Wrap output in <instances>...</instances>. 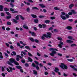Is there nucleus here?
<instances>
[{
	"label": "nucleus",
	"mask_w": 77,
	"mask_h": 77,
	"mask_svg": "<svg viewBox=\"0 0 77 77\" xmlns=\"http://www.w3.org/2000/svg\"><path fill=\"white\" fill-rule=\"evenodd\" d=\"M9 61H8L7 63L8 65H11V66H14L13 64H12L11 63H14V64L16 65H19V63H18L17 62V61H15V60L14 59L11 58L9 60Z\"/></svg>",
	"instance_id": "nucleus-1"
},
{
	"label": "nucleus",
	"mask_w": 77,
	"mask_h": 77,
	"mask_svg": "<svg viewBox=\"0 0 77 77\" xmlns=\"http://www.w3.org/2000/svg\"><path fill=\"white\" fill-rule=\"evenodd\" d=\"M50 51H51V50L52 51H51V53L50 54V55L51 56H53V57H54V55L55 54H56L57 53L56 52V51H58L57 50V49H56V48H50Z\"/></svg>",
	"instance_id": "nucleus-2"
},
{
	"label": "nucleus",
	"mask_w": 77,
	"mask_h": 77,
	"mask_svg": "<svg viewBox=\"0 0 77 77\" xmlns=\"http://www.w3.org/2000/svg\"><path fill=\"white\" fill-rule=\"evenodd\" d=\"M47 35L44 34L43 36L42 37V39L43 40H44L45 38H51V34L50 32H47Z\"/></svg>",
	"instance_id": "nucleus-3"
},
{
	"label": "nucleus",
	"mask_w": 77,
	"mask_h": 77,
	"mask_svg": "<svg viewBox=\"0 0 77 77\" xmlns=\"http://www.w3.org/2000/svg\"><path fill=\"white\" fill-rule=\"evenodd\" d=\"M19 17H20V18H21L22 20H24V17H22L21 15H17L16 17V20L15 19H13V21L16 23H18L17 20L19 19Z\"/></svg>",
	"instance_id": "nucleus-4"
},
{
	"label": "nucleus",
	"mask_w": 77,
	"mask_h": 77,
	"mask_svg": "<svg viewBox=\"0 0 77 77\" xmlns=\"http://www.w3.org/2000/svg\"><path fill=\"white\" fill-rule=\"evenodd\" d=\"M66 13L64 12H61V15H60V17L61 18L63 19V20H65L66 19V18L65 16V15H66Z\"/></svg>",
	"instance_id": "nucleus-5"
},
{
	"label": "nucleus",
	"mask_w": 77,
	"mask_h": 77,
	"mask_svg": "<svg viewBox=\"0 0 77 77\" xmlns=\"http://www.w3.org/2000/svg\"><path fill=\"white\" fill-rule=\"evenodd\" d=\"M60 67L62 68V69H66L68 67L66 66L65 65L64 63H61V65L60 66Z\"/></svg>",
	"instance_id": "nucleus-6"
},
{
	"label": "nucleus",
	"mask_w": 77,
	"mask_h": 77,
	"mask_svg": "<svg viewBox=\"0 0 77 77\" xmlns=\"http://www.w3.org/2000/svg\"><path fill=\"white\" fill-rule=\"evenodd\" d=\"M32 66L33 67H34L35 68V67L37 70H39V66H38L37 65H36L34 63H32Z\"/></svg>",
	"instance_id": "nucleus-7"
},
{
	"label": "nucleus",
	"mask_w": 77,
	"mask_h": 77,
	"mask_svg": "<svg viewBox=\"0 0 77 77\" xmlns=\"http://www.w3.org/2000/svg\"><path fill=\"white\" fill-rule=\"evenodd\" d=\"M71 12H69V13H68V15H71L72 14H75L77 13V12H75V11L74 10H72L71 11Z\"/></svg>",
	"instance_id": "nucleus-8"
},
{
	"label": "nucleus",
	"mask_w": 77,
	"mask_h": 77,
	"mask_svg": "<svg viewBox=\"0 0 77 77\" xmlns=\"http://www.w3.org/2000/svg\"><path fill=\"white\" fill-rule=\"evenodd\" d=\"M62 45H63V43L61 41L60 42V44L58 45V46L60 48H62Z\"/></svg>",
	"instance_id": "nucleus-9"
},
{
	"label": "nucleus",
	"mask_w": 77,
	"mask_h": 77,
	"mask_svg": "<svg viewBox=\"0 0 77 77\" xmlns=\"http://www.w3.org/2000/svg\"><path fill=\"white\" fill-rule=\"evenodd\" d=\"M29 33H30V34H31L32 36H36V34H35V33L33 32H32L31 31H29Z\"/></svg>",
	"instance_id": "nucleus-10"
},
{
	"label": "nucleus",
	"mask_w": 77,
	"mask_h": 77,
	"mask_svg": "<svg viewBox=\"0 0 77 77\" xmlns=\"http://www.w3.org/2000/svg\"><path fill=\"white\" fill-rule=\"evenodd\" d=\"M70 66L71 68H73V69L74 71H77V69L76 68H74V66L72 65H70Z\"/></svg>",
	"instance_id": "nucleus-11"
},
{
	"label": "nucleus",
	"mask_w": 77,
	"mask_h": 77,
	"mask_svg": "<svg viewBox=\"0 0 77 77\" xmlns=\"http://www.w3.org/2000/svg\"><path fill=\"white\" fill-rule=\"evenodd\" d=\"M23 27L24 28V29H29V28L28 26H27V24H25L23 26Z\"/></svg>",
	"instance_id": "nucleus-12"
},
{
	"label": "nucleus",
	"mask_w": 77,
	"mask_h": 77,
	"mask_svg": "<svg viewBox=\"0 0 77 77\" xmlns=\"http://www.w3.org/2000/svg\"><path fill=\"white\" fill-rule=\"evenodd\" d=\"M66 42H67V43H69L70 44H71V43H73V41L70 40H66Z\"/></svg>",
	"instance_id": "nucleus-13"
},
{
	"label": "nucleus",
	"mask_w": 77,
	"mask_h": 77,
	"mask_svg": "<svg viewBox=\"0 0 77 77\" xmlns=\"http://www.w3.org/2000/svg\"><path fill=\"white\" fill-rule=\"evenodd\" d=\"M39 6H40L41 7H42V8H44L45 7V6L44 5L42 4H39Z\"/></svg>",
	"instance_id": "nucleus-14"
},
{
	"label": "nucleus",
	"mask_w": 77,
	"mask_h": 77,
	"mask_svg": "<svg viewBox=\"0 0 77 77\" xmlns=\"http://www.w3.org/2000/svg\"><path fill=\"white\" fill-rule=\"evenodd\" d=\"M33 74L35 75H38V72L35 70H33Z\"/></svg>",
	"instance_id": "nucleus-15"
},
{
	"label": "nucleus",
	"mask_w": 77,
	"mask_h": 77,
	"mask_svg": "<svg viewBox=\"0 0 77 77\" xmlns=\"http://www.w3.org/2000/svg\"><path fill=\"white\" fill-rule=\"evenodd\" d=\"M59 68L57 67H55V69L54 70L55 72H58V71H59Z\"/></svg>",
	"instance_id": "nucleus-16"
},
{
	"label": "nucleus",
	"mask_w": 77,
	"mask_h": 77,
	"mask_svg": "<svg viewBox=\"0 0 77 77\" xmlns=\"http://www.w3.org/2000/svg\"><path fill=\"white\" fill-rule=\"evenodd\" d=\"M3 6L2 5H0V11H3Z\"/></svg>",
	"instance_id": "nucleus-17"
},
{
	"label": "nucleus",
	"mask_w": 77,
	"mask_h": 77,
	"mask_svg": "<svg viewBox=\"0 0 77 77\" xmlns=\"http://www.w3.org/2000/svg\"><path fill=\"white\" fill-rule=\"evenodd\" d=\"M9 69H10L11 72H12V70H15V69L14 68H12L10 67H9Z\"/></svg>",
	"instance_id": "nucleus-18"
},
{
	"label": "nucleus",
	"mask_w": 77,
	"mask_h": 77,
	"mask_svg": "<svg viewBox=\"0 0 77 77\" xmlns=\"http://www.w3.org/2000/svg\"><path fill=\"white\" fill-rule=\"evenodd\" d=\"M73 6H74V4H71L69 6V8H70L71 9L72 8V7Z\"/></svg>",
	"instance_id": "nucleus-19"
},
{
	"label": "nucleus",
	"mask_w": 77,
	"mask_h": 77,
	"mask_svg": "<svg viewBox=\"0 0 77 77\" xmlns=\"http://www.w3.org/2000/svg\"><path fill=\"white\" fill-rule=\"evenodd\" d=\"M28 60H29L30 62H32L33 60H32V59L30 58V57H28Z\"/></svg>",
	"instance_id": "nucleus-20"
},
{
	"label": "nucleus",
	"mask_w": 77,
	"mask_h": 77,
	"mask_svg": "<svg viewBox=\"0 0 77 77\" xmlns=\"http://www.w3.org/2000/svg\"><path fill=\"white\" fill-rule=\"evenodd\" d=\"M67 60L68 61H69V62H73V61H74V60L72 59H67Z\"/></svg>",
	"instance_id": "nucleus-21"
},
{
	"label": "nucleus",
	"mask_w": 77,
	"mask_h": 77,
	"mask_svg": "<svg viewBox=\"0 0 77 77\" xmlns=\"http://www.w3.org/2000/svg\"><path fill=\"white\" fill-rule=\"evenodd\" d=\"M66 29L68 30H71L72 29V27L71 26H67L66 27Z\"/></svg>",
	"instance_id": "nucleus-22"
},
{
	"label": "nucleus",
	"mask_w": 77,
	"mask_h": 77,
	"mask_svg": "<svg viewBox=\"0 0 77 77\" xmlns=\"http://www.w3.org/2000/svg\"><path fill=\"white\" fill-rule=\"evenodd\" d=\"M0 57L1 59H3V56H2V53L1 52H0Z\"/></svg>",
	"instance_id": "nucleus-23"
},
{
	"label": "nucleus",
	"mask_w": 77,
	"mask_h": 77,
	"mask_svg": "<svg viewBox=\"0 0 77 77\" xmlns=\"http://www.w3.org/2000/svg\"><path fill=\"white\" fill-rule=\"evenodd\" d=\"M31 16H32L33 18H37V16L34 14H31Z\"/></svg>",
	"instance_id": "nucleus-24"
},
{
	"label": "nucleus",
	"mask_w": 77,
	"mask_h": 77,
	"mask_svg": "<svg viewBox=\"0 0 77 77\" xmlns=\"http://www.w3.org/2000/svg\"><path fill=\"white\" fill-rule=\"evenodd\" d=\"M30 40L32 41V42H34V40L33 39V38H29Z\"/></svg>",
	"instance_id": "nucleus-25"
},
{
	"label": "nucleus",
	"mask_w": 77,
	"mask_h": 77,
	"mask_svg": "<svg viewBox=\"0 0 77 77\" xmlns=\"http://www.w3.org/2000/svg\"><path fill=\"white\" fill-rule=\"evenodd\" d=\"M68 38V39H72V38H73V37H72V36H69L67 37Z\"/></svg>",
	"instance_id": "nucleus-26"
},
{
	"label": "nucleus",
	"mask_w": 77,
	"mask_h": 77,
	"mask_svg": "<svg viewBox=\"0 0 77 77\" xmlns=\"http://www.w3.org/2000/svg\"><path fill=\"white\" fill-rule=\"evenodd\" d=\"M34 20L35 23H38V20L35 19V20Z\"/></svg>",
	"instance_id": "nucleus-27"
},
{
	"label": "nucleus",
	"mask_w": 77,
	"mask_h": 77,
	"mask_svg": "<svg viewBox=\"0 0 77 77\" xmlns=\"http://www.w3.org/2000/svg\"><path fill=\"white\" fill-rule=\"evenodd\" d=\"M7 25H8V26H10L11 25V23L10 22H8L7 23Z\"/></svg>",
	"instance_id": "nucleus-28"
},
{
	"label": "nucleus",
	"mask_w": 77,
	"mask_h": 77,
	"mask_svg": "<svg viewBox=\"0 0 77 77\" xmlns=\"http://www.w3.org/2000/svg\"><path fill=\"white\" fill-rule=\"evenodd\" d=\"M16 68H17V69H20L21 68V67L20 66H16Z\"/></svg>",
	"instance_id": "nucleus-29"
},
{
	"label": "nucleus",
	"mask_w": 77,
	"mask_h": 77,
	"mask_svg": "<svg viewBox=\"0 0 77 77\" xmlns=\"http://www.w3.org/2000/svg\"><path fill=\"white\" fill-rule=\"evenodd\" d=\"M11 18V16L6 17V18L8 19H10Z\"/></svg>",
	"instance_id": "nucleus-30"
},
{
	"label": "nucleus",
	"mask_w": 77,
	"mask_h": 77,
	"mask_svg": "<svg viewBox=\"0 0 77 77\" xmlns=\"http://www.w3.org/2000/svg\"><path fill=\"white\" fill-rule=\"evenodd\" d=\"M9 10V9H8L7 8H4V11H8Z\"/></svg>",
	"instance_id": "nucleus-31"
},
{
	"label": "nucleus",
	"mask_w": 77,
	"mask_h": 77,
	"mask_svg": "<svg viewBox=\"0 0 77 77\" xmlns=\"http://www.w3.org/2000/svg\"><path fill=\"white\" fill-rule=\"evenodd\" d=\"M54 9L55 10H60V9L59 8H57V7H55L54 8Z\"/></svg>",
	"instance_id": "nucleus-32"
},
{
	"label": "nucleus",
	"mask_w": 77,
	"mask_h": 77,
	"mask_svg": "<svg viewBox=\"0 0 77 77\" xmlns=\"http://www.w3.org/2000/svg\"><path fill=\"white\" fill-rule=\"evenodd\" d=\"M71 46L72 47H74V46H76V45L75 44H71Z\"/></svg>",
	"instance_id": "nucleus-33"
},
{
	"label": "nucleus",
	"mask_w": 77,
	"mask_h": 77,
	"mask_svg": "<svg viewBox=\"0 0 77 77\" xmlns=\"http://www.w3.org/2000/svg\"><path fill=\"white\" fill-rule=\"evenodd\" d=\"M50 22V21L49 20H46L45 21V23H49Z\"/></svg>",
	"instance_id": "nucleus-34"
},
{
	"label": "nucleus",
	"mask_w": 77,
	"mask_h": 77,
	"mask_svg": "<svg viewBox=\"0 0 77 77\" xmlns=\"http://www.w3.org/2000/svg\"><path fill=\"white\" fill-rule=\"evenodd\" d=\"M57 39L58 40H59V41H62V38L61 37H57Z\"/></svg>",
	"instance_id": "nucleus-35"
},
{
	"label": "nucleus",
	"mask_w": 77,
	"mask_h": 77,
	"mask_svg": "<svg viewBox=\"0 0 77 77\" xmlns=\"http://www.w3.org/2000/svg\"><path fill=\"white\" fill-rule=\"evenodd\" d=\"M32 9H37V10H38V8L35 7H32Z\"/></svg>",
	"instance_id": "nucleus-36"
},
{
	"label": "nucleus",
	"mask_w": 77,
	"mask_h": 77,
	"mask_svg": "<svg viewBox=\"0 0 77 77\" xmlns=\"http://www.w3.org/2000/svg\"><path fill=\"white\" fill-rule=\"evenodd\" d=\"M24 2L25 3V4H26V5L27 4L28 5H30V3H29L26 2L25 1Z\"/></svg>",
	"instance_id": "nucleus-37"
},
{
	"label": "nucleus",
	"mask_w": 77,
	"mask_h": 77,
	"mask_svg": "<svg viewBox=\"0 0 77 77\" xmlns=\"http://www.w3.org/2000/svg\"><path fill=\"white\" fill-rule=\"evenodd\" d=\"M17 57H18L20 59H23V57L21 56H20V55H17Z\"/></svg>",
	"instance_id": "nucleus-38"
},
{
	"label": "nucleus",
	"mask_w": 77,
	"mask_h": 77,
	"mask_svg": "<svg viewBox=\"0 0 77 77\" xmlns=\"http://www.w3.org/2000/svg\"><path fill=\"white\" fill-rule=\"evenodd\" d=\"M5 45H6L7 47H9V44L7 43H5Z\"/></svg>",
	"instance_id": "nucleus-39"
},
{
	"label": "nucleus",
	"mask_w": 77,
	"mask_h": 77,
	"mask_svg": "<svg viewBox=\"0 0 77 77\" xmlns=\"http://www.w3.org/2000/svg\"><path fill=\"white\" fill-rule=\"evenodd\" d=\"M34 42H36L37 43H38L39 42V41L37 40V39H35L34 40Z\"/></svg>",
	"instance_id": "nucleus-40"
},
{
	"label": "nucleus",
	"mask_w": 77,
	"mask_h": 77,
	"mask_svg": "<svg viewBox=\"0 0 77 77\" xmlns=\"http://www.w3.org/2000/svg\"><path fill=\"white\" fill-rule=\"evenodd\" d=\"M21 53L22 54H23L24 55H26V53H25V52H24L23 51H22L21 52Z\"/></svg>",
	"instance_id": "nucleus-41"
},
{
	"label": "nucleus",
	"mask_w": 77,
	"mask_h": 77,
	"mask_svg": "<svg viewBox=\"0 0 77 77\" xmlns=\"http://www.w3.org/2000/svg\"><path fill=\"white\" fill-rule=\"evenodd\" d=\"M1 16H2V17H4V16H5V14L3 13H1Z\"/></svg>",
	"instance_id": "nucleus-42"
},
{
	"label": "nucleus",
	"mask_w": 77,
	"mask_h": 77,
	"mask_svg": "<svg viewBox=\"0 0 77 77\" xmlns=\"http://www.w3.org/2000/svg\"><path fill=\"white\" fill-rule=\"evenodd\" d=\"M66 16V18H69V15H68V14H66L65 15Z\"/></svg>",
	"instance_id": "nucleus-43"
},
{
	"label": "nucleus",
	"mask_w": 77,
	"mask_h": 77,
	"mask_svg": "<svg viewBox=\"0 0 77 77\" xmlns=\"http://www.w3.org/2000/svg\"><path fill=\"white\" fill-rule=\"evenodd\" d=\"M34 62H35L36 65H38V64H39V63H38V62L37 61H34Z\"/></svg>",
	"instance_id": "nucleus-44"
},
{
	"label": "nucleus",
	"mask_w": 77,
	"mask_h": 77,
	"mask_svg": "<svg viewBox=\"0 0 77 77\" xmlns=\"http://www.w3.org/2000/svg\"><path fill=\"white\" fill-rule=\"evenodd\" d=\"M57 72L58 74L59 75H61L60 72L58 71V72Z\"/></svg>",
	"instance_id": "nucleus-45"
},
{
	"label": "nucleus",
	"mask_w": 77,
	"mask_h": 77,
	"mask_svg": "<svg viewBox=\"0 0 77 77\" xmlns=\"http://www.w3.org/2000/svg\"><path fill=\"white\" fill-rule=\"evenodd\" d=\"M38 26L40 28H42V26L40 24L38 25Z\"/></svg>",
	"instance_id": "nucleus-46"
},
{
	"label": "nucleus",
	"mask_w": 77,
	"mask_h": 77,
	"mask_svg": "<svg viewBox=\"0 0 77 77\" xmlns=\"http://www.w3.org/2000/svg\"><path fill=\"white\" fill-rule=\"evenodd\" d=\"M25 48H26L27 49H30V48L29 46H26Z\"/></svg>",
	"instance_id": "nucleus-47"
},
{
	"label": "nucleus",
	"mask_w": 77,
	"mask_h": 77,
	"mask_svg": "<svg viewBox=\"0 0 77 77\" xmlns=\"http://www.w3.org/2000/svg\"><path fill=\"white\" fill-rule=\"evenodd\" d=\"M57 55L58 56H62V54H61L60 53H58Z\"/></svg>",
	"instance_id": "nucleus-48"
},
{
	"label": "nucleus",
	"mask_w": 77,
	"mask_h": 77,
	"mask_svg": "<svg viewBox=\"0 0 77 77\" xmlns=\"http://www.w3.org/2000/svg\"><path fill=\"white\" fill-rule=\"evenodd\" d=\"M12 53L14 56H15V55H16V53H15V51H13Z\"/></svg>",
	"instance_id": "nucleus-49"
},
{
	"label": "nucleus",
	"mask_w": 77,
	"mask_h": 77,
	"mask_svg": "<svg viewBox=\"0 0 77 77\" xmlns=\"http://www.w3.org/2000/svg\"><path fill=\"white\" fill-rule=\"evenodd\" d=\"M45 75H48V73L47 72H45Z\"/></svg>",
	"instance_id": "nucleus-50"
},
{
	"label": "nucleus",
	"mask_w": 77,
	"mask_h": 77,
	"mask_svg": "<svg viewBox=\"0 0 77 77\" xmlns=\"http://www.w3.org/2000/svg\"><path fill=\"white\" fill-rule=\"evenodd\" d=\"M19 57H17L16 58V60L17 61H19L20 60V59H19Z\"/></svg>",
	"instance_id": "nucleus-51"
},
{
	"label": "nucleus",
	"mask_w": 77,
	"mask_h": 77,
	"mask_svg": "<svg viewBox=\"0 0 77 77\" xmlns=\"http://www.w3.org/2000/svg\"><path fill=\"white\" fill-rule=\"evenodd\" d=\"M10 5L12 8H13L14 6V5H13V4L11 3L10 4Z\"/></svg>",
	"instance_id": "nucleus-52"
},
{
	"label": "nucleus",
	"mask_w": 77,
	"mask_h": 77,
	"mask_svg": "<svg viewBox=\"0 0 77 77\" xmlns=\"http://www.w3.org/2000/svg\"><path fill=\"white\" fill-rule=\"evenodd\" d=\"M73 75L75 77H77V75L75 73H73Z\"/></svg>",
	"instance_id": "nucleus-53"
},
{
	"label": "nucleus",
	"mask_w": 77,
	"mask_h": 77,
	"mask_svg": "<svg viewBox=\"0 0 77 77\" xmlns=\"http://www.w3.org/2000/svg\"><path fill=\"white\" fill-rule=\"evenodd\" d=\"M6 14L7 15H10L11 14H9V13L8 12H6Z\"/></svg>",
	"instance_id": "nucleus-54"
},
{
	"label": "nucleus",
	"mask_w": 77,
	"mask_h": 77,
	"mask_svg": "<svg viewBox=\"0 0 77 77\" xmlns=\"http://www.w3.org/2000/svg\"><path fill=\"white\" fill-rule=\"evenodd\" d=\"M21 61L22 63H25V60H21Z\"/></svg>",
	"instance_id": "nucleus-55"
},
{
	"label": "nucleus",
	"mask_w": 77,
	"mask_h": 77,
	"mask_svg": "<svg viewBox=\"0 0 77 77\" xmlns=\"http://www.w3.org/2000/svg\"><path fill=\"white\" fill-rule=\"evenodd\" d=\"M51 20H54L55 19V17H51Z\"/></svg>",
	"instance_id": "nucleus-56"
},
{
	"label": "nucleus",
	"mask_w": 77,
	"mask_h": 77,
	"mask_svg": "<svg viewBox=\"0 0 77 77\" xmlns=\"http://www.w3.org/2000/svg\"><path fill=\"white\" fill-rule=\"evenodd\" d=\"M39 18H42L43 17H44V16H42V15H40L39 16Z\"/></svg>",
	"instance_id": "nucleus-57"
},
{
	"label": "nucleus",
	"mask_w": 77,
	"mask_h": 77,
	"mask_svg": "<svg viewBox=\"0 0 77 77\" xmlns=\"http://www.w3.org/2000/svg\"><path fill=\"white\" fill-rule=\"evenodd\" d=\"M6 29L7 30H8V31H9L10 30V28L9 27L6 28Z\"/></svg>",
	"instance_id": "nucleus-58"
},
{
	"label": "nucleus",
	"mask_w": 77,
	"mask_h": 77,
	"mask_svg": "<svg viewBox=\"0 0 77 77\" xmlns=\"http://www.w3.org/2000/svg\"><path fill=\"white\" fill-rule=\"evenodd\" d=\"M53 28L52 27H50V28H49V30H53Z\"/></svg>",
	"instance_id": "nucleus-59"
},
{
	"label": "nucleus",
	"mask_w": 77,
	"mask_h": 77,
	"mask_svg": "<svg viewBox=\"0 0 77 77\" xmlns=\"http://www.w3.org/2000/svg\"><path fill=\"white\" fill-rule=\"evenodd\" d=\"M17 45H18V46H19V47H20V43H19L18 42H17Z\"/></svg>",
	"instance_id": "nucleus-60"
},
{
	"label": "nucleus",
	"mask_w": 77,
	"mask_h": 77,
	"mask_svg": "<svg viewBox=\"0 0 77 77\" xmlns=\"http://www.w3.org/2000/svg\"><path fill=\"white\" fill-rule=\"evenodd\" d=\"M10 10L12 12H13V11H14V9L12 8H10Z\"/></svg>",
	"instance_id": "nucleus-61"
},
{
	"label": "nucleus",
	"mask_w": 77,
	"mask_h": 77,
	"mask_svg": "<svg viewBox=\"0 0 77 77\" xmlns=\"http://www.w3.org/2000/svg\"><path fill=\"white\" fill-rule=\"evenodd\" d=\"M42 26L43 28H45V27H46V25L45 24H43Z\"/></svg>",
	"instance_id": "nucleus-62"
},
{
	"label": "nucleus",
	"mask_w": 77,
	"mask_h": 77,
	"mask_svg": "<svg viewBox=\"0 0 77 77\" xmlns=\"http://www.w3.org/2000/svg\"><path fill=\"white\" fill-rule=\"evenodd\" d=\"M26 10H27V12H29L30 11V8H28Z\"/></svg>",
	"instance_id": "nucleus-63"
},
{
	"label": "nucleus",
	"mask_w": 77,
	"mask_h": 77,
	"mask_svg": "<svg viewBox=\"0 0 77 77\" xmlns=\"http://www.w3.org/2000/svg\"><path fill=\"white\" fill-rule=\"evenodd\" d=\"M2 70L3 72L4 71H5V68L3 67H2Z\"/></svg>",
	"instance_id": "nucleus-64"
}]
</instances>
